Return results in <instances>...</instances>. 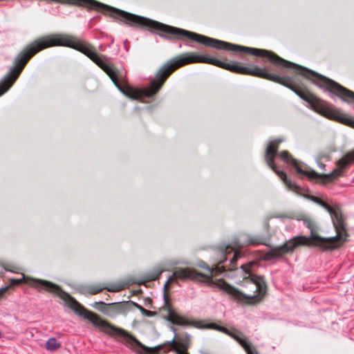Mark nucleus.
<instances>
[{
    "mask_svg": "<svg viewBox=\"0 0 354 354\" xmlns=\"http://www.w3.org/2000/svg\"><path fill=\"white\" fill-rule=\"evenodd\" d=\"M22 282L29 284L38 291L44 290L48 292L57 295L60 299L68 303V306L75 313L89 320L93 326L99 328L102 331L109 334H117L124 339V344L136 354H145L150 353L151 348L142 344L135 337L124 330L117 328L107 322L100 319L96 314L83 307L77 300L68 293L64 291L59 286L50 281L26 277L24 274L20 279H12L11 283L19 285Z\"/></svg>",
    "mask_w": 354,
    "mask_h": 354,
    "instance_id": "1",
    "label": "nucleus"
},
{
    "mask_svg": "<svg viewBox=\"0 0 354 354\" xmlns=\"http://www.w3.org/2000/svg\"><path fill=\"white\" fill-rule=\"evenodd\" d=\"M255 264L254 262H249L247 264L241 265V268L245 273L249 274L250 281L255 285V291L258 292L257 294L246 295L239 291L238 289L227 283L223 280L214 281L212 278L213 270H211L208 266L205 263L200 265V267L210 271V274H205L198 271H196L190 268H175L173 274L169 277L168 279L164 285L165 289L168 288L169 284L176 280L187 281V280H196L198 277L203 279L202 281L212 286H216L221 290L225 291L228 295L239 301H248V304H253L259 302L262 300L266 294L267 286L264 280V277L261 275H257L253 273L252 266Z\"/></svg>",
    "mask_w": 354,
    "mask_h": 354,
    "instance_id": "2",
    "label": "nucleus"
},
{
    "mask_svg": "<svg viewBox=\"0 0 354 354\" xmlns=\"http://www.w3.org/2000/svg\"><path fill=\"white\" fill-rule=\"evenodd\" d=\"M319 205L330 214L337 232L336 236L322 238L316 234L315 232L317 228L316 224L307 216H301L298 220L301 221L303 224L310 230V235L309 239L312 241L314 245L319 246L323 250L336 249L346 241L348 236L344 216L339 207L336 204L330 205L322 201Z\"/></svg>",
    "mask_w": 354,
    "mask_h": 354,
    "instance_id": "3",
    "label": "nucleus"
},
{
    "mask_svg": "<svg viewBox=\"0 0 354 354\" xmlns=\"http://www.w3.org/2000/svg\"><path fill=\"white\" fill-rule=\"evenodd\" d=\"M167 320L173 324L179 326H192L199 329H214L222 332L236 340L245 349L247 354H257L254 346L247 339L242 333L234 330L231 331L227 328L214 323L204 324L203 321L187 320L174 313L169 306L167 310Z\"/></svg>",
    "mask_w": 354,
    "mask_h": 354,
    "instance_id": "4",
    "label": "nucleus"
},
{
    "mask_svg": "<svg viewBox=\"0 0 354 354\" xmlns=\"http://www.w3.org/2000/svg\"><path fill=\"white\" fill-rule=\"evenodd\" d=\"M283 140L281 139H277L269 142L266 150L265 160L267 165L281 178L287 188L299 194L302 189L288 179L286 173L283 171L278 170L274 164V158L277 156L278 145Z\"/></svg>",
    "mask_w": 354,
    "mask_h": 354,
    "instance_id": "5",
    "label": "nucleus"
},
{
    "mask_svg": "<svg viewBox=\"0 0 354 354\" xmlns=\"http://www.w3.org/2000/svg\"><path fill=\"white\" fill-rule=\"evenodd\" d=\"M262 243L261 239L257 236H250L247 240L244 239L243 236H240L237 240L234 241V245H226L222 249V252L224 255H227L233 253V257L230 259V264L234 266L237 259L241 256V252L239 250L248 245H258Z\"/></svg>",
    "mask_w": 354,
    "mask_h": 354,
    "instance_id": "6",
    "label": "nucleus"
},
{
    "mask_svg": "<svg viewBox=\"0 0 354 354\" xmlns=\"http://www.w3.org/2000/svg\"><path fill=\"white\" fill-rule=\"evenodd\" d=\"M301 240L306 241L307 239L305 236L294 237L283 245L271 249L265 254L266 259L272 260L282 257L284 254L292 252L295 248L303 243Z\"/></svg>",
    "mask_w": 354,
    "mask_h": 354,
    "instance_id": "7",
    "label": "nucleus"
},
{
    "mask_svg": "<svg viewBox=\"0 0 354 354\" xmlns=\"http://www.w3.org/2000/svg\"><path fill=\"white\" fill-rule=\"evenodd\" d=\"M354 163V150L346 153L336 163V168L328 174L324 175L326 180H331L344 175V170Z\"/></svg>",
    "mask_w": 354,
    "mask_h": 354,
    "instance_id": "8",
    "label": "nucleus"
},
{
    "mask_svg": "<svg viewBox=\"0 0 354 354\" xmlns=\"http://www.w3.org/2000/svg\"><path fill=\"white\" fill-rule=\"evenodd\" d=\"M280 158L286 164L292 165L296 172L301 175L306 176L309 178H316L319 175L314 171H307L303 170L298 165L297 160L293 158L292 156L287 151H283L279 154Z\"/></svg>",
    "mask_w": 354,
    "mask_h": 354,
    "instance_id": "9",
    "label": "nucleus"
},
{
    "mask_svg": "<svg viewBox=\"0 0 354 354\" xmlns=\"http://www.w3.org/2000/svg\"><path fill=\"white\" fill-rule=\"evenodd\" d=\"M324 115L329 119L334 120L342 124L354 127V120L349 118L346 115L344 114L337 109H327L324 110Z\"/></svg>",
    "mask_w": 354,
    "mask_h": 354,
    "instance_id": "10",
    "label": "nucleus"
},
{
    "mask_svg": "<svg viewBox=\"0 0 354 354\" xmlns=\"http://www.w3.org/2000/svg\"><path fill=\"white\" fill-rule=\"evenodd\" d=\"M122 289V287L119 285H115L111 287L102 286L100 284L90 286L88 288V292L91 295H95L103 290H107L109 292H118Z\"/></svg>",
    "mask_w": 354,
    "mask_h": 354,
    "instance_id": "11",
    "label": "nucleus"
},
{
    "mask_svg": "<svg viewBox=\"0 0 354 354\" xmlns=\"http://www.w3.org/2000/svg\"><path fill=\"white\" fill-rule=\"evenodd\" d=\"M60 346L61 344L58 343L57 339L54 337L50 338L46 343V348L50 351H54Z\"/></svg>",
    "mask_w": 354,
    "mask_h": 354,
    "instance_id": "12",
    "label": "nucleus"
},
{
    "mask_svg": "<svg viewBox=\"0 0 354 354\" xmlns=\"http://www.w3.org/2000/svg\"><path fill=\"white\" fill-rule=\"evenodd\" d=\"M136 306L140 310L142 315H144V316H146V317H153L156 314L155 312L147 310V309L144 308L142 306H140L138 304H136Z\"/></svg>",
    "mask_w": 354,
    "mask_h": 354,
    "instance_id": "13",
    "label": "nucleus"
},
{
    "mask_svg": "<svg viewBox=\"0 0 354 354\" xmlns=\"http://www.w3.org/2000/svg\"><path fill=\"white\" fill-rule=\"evenodd\" d=\"M162 272H163V270L160 269V268H156L153 270L151 276H150V277H149L150 280L155 281V280L158 279Z\"/></svg>",
    "mask_w": 354,
    "mask_h": 354,
    "instance_id": "14",
    "label": "nucleus"
},
{
    "mask_svg": "<svg viewBox=\"0 0 354 354\" xmlns=\"http://www.w3.org/2000/svg\"><path fill=\"white\" fill-rule=\"evenodd\" d=\"M306 197L309 198L313 202L317 203L319 205V204H321V202L322 201V200H321L320 198H317L316 196H307Z\"/></svg>",
    "mask_w": 354,
    "mask_h": 354,
    "instance_id": "15",
    "label": "nucleus"
},
{
    "mask_svg": "<svg viewBox=\"0 0 354 354\" xmlns=\"http://www.w3.org/2000/svg\"><path fill=\"white\" fill-rule=\"evenodd\" d=\"M8 289V286H6V287H4V288H1V293H3V292H5Z\"/></svg>",
    "mask_w": 354,
    "mask_h": 354,
    "instance_id": "16",
    "label": "nucleus"
},
{
    "mask_svg": "<svg viewBox=\"0 0 354 354\" xmlns=\"http://www.w3.org/2000/svg\"><path fill=\"white\" fill-rule=\"evenodd\" d=\"M97 304H102V305H105V304L103 302V301H99V302H95L93 305V307H96V305Z\"/></svg>",
    "mask_w": 354,
    "mask_h": 354,
    "instance_id": "17",
    "label": "nucleus"
},
{
    "mask_svg": "<svg viewBox=\"0 0 354 354\" xmlns=\"http://www.w3.org/2000/svg\"><path fill=\"white\" fill-rule=\"evenodd\" d=\"M164 299H165V302L167 304V296L165 294H164Z\"/></svg>",
    "mask_w": 354,
    "mask_h": 354,
    "instance_id": "18",
    "label": "nucleus"
},
{
    "mask_svg": "<svg viewBox=\"0 0 354 354\" xmlns=\"http://www.w3.org/2000/svg\"><path fill=\"white\" fill-rule=\"evenodd\" d=\"M99 49H100V50H103V48H102V46H99Z\"/></svg>",
    "mask_w": 354,
    "mask_h": 354,
    "instance_id": "19",
    "label": "nucleus"
},
{
    "mask_svg": "<svg viewBox=\"0 0 354 354\" xmlns=\"http://www.w3.org/2000/svg\"><path fill=\"white\" fill-rule=\"evenodd\" d=\"M320 167L324 169V168L325 167V165L322 164V165H320Z\"/></svg>",
    "mask_w": 354,
    "mask_h": 354,
    "instance_id": "20",
    "label": "nucleus"
}]
</instances>
